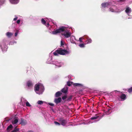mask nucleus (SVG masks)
Returning <instances> with one entry per match:
<instances>
[{
  "label": "nucleus",
  "mask_w": 132,
  "mask_h": 132,
  "mask_svg": "<svg viewBox=\"0 0 132 132\" xmlns=\"http://www.w3.org/2000/svg\"><path fill=\"white\" fill-rule=\"evenodd\" d=\"M70 53V52L69 51L60 48L56 50L55 52L53 53V54L55 56H58V54L64 55L66 54H69Z\"/></svg>",
  "instance_id": "obj_1"
},
{
  "label": "nucleus",
  "mask_w": 132,
  "mask_h": 132,
  "mask_svg": "<svg viewBox=\"0 0 132 132\" xmlns=\"http://www.w3.org/2000/svg\"><path fill=\"white\" fill-rule=\"evenodd\" d=\"M66 29V28L65 27L61 26L59 28L56 29L54 31H53L52 32V34L53 35H56L58 33H60L62 32H64Z\"/></svg>",
  "instance_id": "obj_2"
},
{
  "label": "nucleus",
  "mask_w": 132,
  "mask_h": 132,
  "mask_svg": "<svg viewBox=\"0 0 132 132\" xmlns=\"http://www.w3.org/2000/svg\"><path fill=\"white\" fill-rule=\"evenodd\" d=\"M61 34L62 35H63L65 38H68L70 37L71 33L70 32L65 31L64 33L62 34Z\"/></svg>",
  "instance_id": "obj_3"
},
{
  "label": "nucleus",
  "mask_w": 132,
  "mask_h": 132,
  "mask_svg": "<svg viewBox=\"0 0 132 132\" xmlns=\"http://www.w3.org/2000/svg\"><path fill=\"white\" fill-rule=\"evenodd\" d=\"M59 121L60 124L63 126H65L67 122V121L66 120L62 119H60Z\"/></svg>",
  "instance_id": "obj_4"
},
{
  "label": "nucleus",
  "mask_w": 132,
  "mask_h": 132,
  "mask_svg": "<svg viewBox=\"0 0 132 132\" xmlns=\"http://www.w3.org/2000/svg\"><path fill=\"white\" fill-rule=\"evenodd\" d=\"M20 121L21 122L20 123V124L21 125H22L25 126L27 123V121L22 118H21Z\"/></svg>",
  "instance_id": "obj_5"
},
{
  "label": "nucleus",
  "mask_w": 132,
  "mask_h": 132,
  "mask_svg": "<svg viewBox=\"0 0 132 132\" xmlns=\"http://www.w3.org/2000/svg\"><path fill=\"white\" fill-rule=\"evenodd\" d=\"M61 101V98L60 97H59L57 98H56L54 100V102L56 103V104H57L60 102Z\"/></svg>",
  "instance_id": "obj_6"
},
{
  "label": "nucleus",
  "mask_w": 132,
  "mask_h": 132,
  "mask_svg": "<svg viewBox=\"0 0 132 132\" xmlns=\"http://www.w3.org/2000/svg\"><path fill=\"white\" fill-rule=\"evenodd\" d=\"M27 86L28 87H31L33 86V84L32 82L30 80L28 81L27 83Z\"/></svg>",
  "instance_id": "obj_7"
},
{
  "label": "nucleus",
  "mask_w": 132,
  "mask_h": 132,
  "mask_svg": "<svg viewBox=\"0 0 132 132\" xmlns=\"http://www.w3.org/2000/svg\"><path fill=\"white\" fill-rule=\"evenodd\" d=\"M73 85L74 86H78L80 87H82L83 86L82 84L78 83H73Z\"/></svg>",
  "instance_id": "obj_8"
},
{
  "label": "nucleus",
  "mask_w": 132,
  "mask_h": 132,
  "mask_svg": "<svg viewBox=\"0 0 132 132\" xmlns=\"http://www.w3.org/2000/svg\"><path fill=\"white\" fill-rule=\"evenodd\" d=\"M120 98L122 101H124L126 98V95L124 94H122L120 96Z\"/></svg>",
  "instance_id": "obj_9"
},
{
  "label": "nucleus",
  "mask_w": 132,
  "mask_h": 132,
  "mask_svg": "<svg viewBox=\"0 0 132 132\" xmlns=\"http://www.w3.org/2000/svg\"><path fill=\"white\" fill-rule=\"evenodd\" d=\"M39 88V85L38 84H36L35 86V91H38Z\"/></svg>",
  "instance_id": "obj_10"
},
{
  "label": "nucleus",
  "mask_w": 132,
  "mask_h": 132,
  "mask_svg": "<svg viewBox=\"0 0 132 132\" xmlns=\"http://www.w3.org/2000/svg\"><path fill=\"white\" fill-rule=\"evenodd\" d=\"M109 10L110 11L112 12H120V11H119V10H114L113 8H112V7H110L109 8Z\"/></svg>",
  "instance_id": "obj_11"
},
{
  "label": "nucleus",
  "mask_w": 132,
  "mask_h": 132,
  "mask_svg": "<svg viewBox=\"0 0 132 132\" xmlns=\"http://www.w3.org/2000/svg\"><path fill=\"white\" fill-rule=\"evenodd\" d=\"M109 5V3H103L101 4L102 6L103 7H106Z\"/></svg>",
  "instance_id": "obj_12"
},
{
  "label": "nucleus",
  "mask_w": 132,
  "mask_h": 132,
  "mask_svg": "<svg viewBox=\"0 0 132 132\" xmlns=\"http://www.w3.org/2000/svg\"><path fill=\"white\" fill-rule=\"evenodd\" d=\"M62 93H61L60 92L58 91L55 94V96L56 97H58L60 96Z\"/></svg>",
  "instance_id": "obj_13"
},
{
  "label": "nucleus",
  "mask_w": 132,
  "mask_h": 132,
  "mask_svg": "<svg viewBox=\"0 0 132 132\" xmlns=\"http://www.w3.org/2000/svg\"><path fill=\"white\" fill-rule=\"evenodd\" d=\"M13 34L11 32H7L6 34V35L9 38L11 37V36L13 35Z\"/></svg>",
  "instance_id": "obj_14"
},
{
  "label": "nucleus",
  "mask_w": 132,
  "mask_h": 132,
  "mask_svg": "<svg viewBox=\"0 0 132 132\" xmlns=\"http://www.w3.org/2000/svg\"><path fill=\"white\" fill-rule=\"evenodd\" d=\"M68 88H63L61 90V91L62 92L64 93H66L68 91Z\"/></svg>",
  "instance_id": "obj_15"
},
{
  "label": "nucleus",
  "mask_w": 132,
  "mask_h": 132,
  "mask_svg": "<svg viewBox=\"0 0 132 132\" xmlns=\"http://www.w3.org/2000/svg\"><path fill=\"white\" fill-rule=\"evenodd\" d=\"M18 121V119L14 118V121H12V123L13 124H16Z\"/></svg>",
  "instance_id": "obj_16"
},
{
  "label": "nucleus",
  "mask_w": 132,
  "mask_h": 132,
  "mask_svg": "<svg viewBox=\"0 0 132 132\" xmlns=\"http://www.w3.org/2000/svg\"><path fill=\"white\" fill-rule=\"evenodd\" d=\"M11 2L13 4H16L18 2L17 0H10Z\"/></svg>",
  "instance_id": "obj_17"
},
{
  "label": "nucleus",
  "mask_w": 132,
  "mask_h": 132,
  "mask_svg": "<svg viewBox=\"0 0 132 132\" xmlns=\"http://www.w3.org/2000/svg\"><path fill=\"white\" fill-rule=\"evenodd\" d=\"M13 127L11 125L7 127V131L9 132L10 131L11 129Z\"/></svg>",
  "instance_id": "obj_18"
},
{
  "label": "nucleus",
  "mask_w": 132,
  "mask_h": 132,
  "mask_svg": "<svg viewBox=\"0 0 132 132\" xmlns=\"http://www.w3.org/2000/svg\"><path fill=\"white\" fill-rule=\"evenodd\" d=\"M131 9L129 7H128L126 8V10H125V12L126 13H128L129 12L131 11Z\"/></svg>",
  "instance_id": "obj_19"
},
{
  "label": "nucleus",
  "mask_w": 132,
  "mask_h": 132,
  "mask_svg": "<svg viewBox=\"0 0 132 132\" xmlns=\"http://www.w3.org/2000/svg\"><path fill=\"white\" fill-rule=\"evenodd\" d=\"M73 84V82L72 81H68L67 82V85L68 86H70L72 84Z\"/></svg>",
  "instance_id": "obj_20"
},
{
  "label": "nucleus",
  "mask_w": 132,
  "mask_h": 132,
  "mask_svg": "<svg viewBox=\"0 0 132 132\" xmlns=\"http://www.w3.org/2000/svg\"><path fill=\"white\" fill-rule=\"evenodd\" d=\"M72 95H71L69 96L68 97L67 100V101L69 102L71 101V100L72 99Z\"/></svg>",
  "instance_id": "obj_21"
},
{
  "label": "nucleus",
  "mask_w": 132,
  "mask_h": 132,
  "mask_svg": "<svg viewBox=\"0 0 132 132\" xmlns=\"http://www.w3.org/2000/svg\"><path fill=\"white\" fill-rule=\"evenodd\" d=\"M86 42H87V44L90 43L92 42V40L90 38H87Z\"/></svg>",
  "instance_id": "obj_22"
},
{
  "label": "nucleus",
  "mask_w": 132,
  "mask_h": 132,
  "mask_svg": "<svg viewBox=\"0 0 132 132\" xmlns=\"http://www.w3.org/2000/svg\"><path fill=\"white\" fill-rule=\"evenodd\" d=\"M19 129L18 128H16L15 127L14 129L11 132H18L19 131Z\"/></svg>",
  "instance_id": "obj_23"
},
{
  "label": "nucleus",
  "mask_w": 132,
  "mask_h": 132,
  "mask_svg": "<svg viewBox=\"0 0 132 132\" xmlns=\"http://www.w3.org/2000/svg\"><path fill=\"white\" fill-rule=\"evenodd\" d=\"M98 116H94L92 117L90 119L91 120H94L96 119L98 117Z\"/></svg>",
  "instance_id": "obj_24"
},
{
  "label": "nucleus",
  "mask_w": 132,
  "mask_h": 132,
  "mask_svg": "<svg viewBox=\"0 0 132 132\" xmlns=\"http://www.w3.org/2000/svg\"><path fill=\"white\" fill-rule=\"evenodd\" d=\"M41 22L42 24H45L46 23V22L45 20L43 19H42L41 20Z\"/></svg>",
  "instance_id": "obj_25"
},
{
  "label": "nucleus",
  "mask_w": 132,
  "mask_h": 132,
  "mask_svg": "<svg viewBox=\"0 0 132 132\" xmlns=\"http://www.w3.org/2000/svg\"><path fill=\"white\" fill-rule=\"evenodd\" d=\"M79 46L80 47L82 48V47H84L85 45L84 43L80 44L79 45Z\"/></svg>",
  "instance_id": "obj_26"
},
{
  "label": "nucleus",
  "mask_w": 132,
  "mask_h": 132,
  "mask_svg": "<svg viewBox=\"0 0 132 132\" xmlns=\"http://www.w3.org/2000/svg\"><path fill=\"white\" fill-rule=\"evenodd\" d=\"M37 103L39 104H41L43 103V101H38Z\"/></svg>",
  "instance_id": "obj_27"
},
{
  "label": "nucleus",
  "mask_w": 132,
  "mask_h": 132,
  "mask_svg": "<svg viewBox=\"0 0 132 132\" xmlns=\"http://www.w3.org/2000/svg\"><path fill=\"white\" fill-rule=\"evenodd\" d=\"M128 91L129 93H131L132 92V87L128 89Z\"/></svg>",
  "instance_id": "obj_28"
},
{
  "label": "nucleus",
  "mask_w": 132,
  "mask_h": 132,
  "mask_svg": "<svg viewBox=\"0 0 132 132\" xmlns=\"http://www.w3.org/2000/svg\"><path fill=\"white\" fill-rule=\"evenodd\" d=\"M26 105L27 106L30 107L31 106V105L28 102H27L26 103Z\"/></svg>",
  "instance_id": "obj_29"
},
{
  "label": "nucleus",
  "mask_w": 132,
  "mask_h": 132,
  "mask_svg": "<svg viewBox=\"0 0 132 132\" xmlns=\"http://www.w3.org/2000/svg\"><path fill=\"white\" fill-rule=\"evenodd\" d=\"M67 98V96L64 95L62 97V98L63 100H64L65 99Z\"/></svg>",
  "instance_id": "obj_30"
},
{
  "label": "nucleus",
  "mask_w": 132,
  "mask_h": 132,
  "mask_svg": "<svg viewBox=\"0 0 132 132\" xmlns=\"http://www.w3.org/2000/svg\"><path fill=\"white\" fill-rule=\"evenodd\" d=\"M54 123L56 125H60V123H59L57 121H55L54 122Z\"/></svg>",
  "instance_id": "obj_31"
},
{
  "label": "nucleus",
  "mask_w": 132,
  "mask_h": 132,
  "mask_svg": "<svg viewBox=\"0 0 132 132\" xmlns=\"http://www.w3.org/2000/svg\"><path fill=\"white\" fill-rule=\"evenodd\" d=\"M4 42H2L0 43V47H1V48L2 49H3V47H2V45L4 44Z\"/></svg>",
  "instance_id": "obj_32"
},
{
  "label": "nucleus",
  "mask_w": 132,
  "mask_h": 132,
  "mask_svg": "<svg viewBox=\"0 0 132 132\" xmlns=\"http://www.w3.org/2000/svg\"><path fill=\"white\" fill-rule=\"evenodd\" d=\"M82 37H80L79 38V41L80 42V43H82L83 42L82 41Z\"/></svg>",
  "instance_id": "obj_33"
},
{
  "label": "nucleus",
  "mask_w": 132,
  "mask_h": 132,
  "mask_svg": "<svg viewBox=\"0 0 132 132\" xmlns=\"http://www.w3.org/2000/svg\"><path fill=\"white\" fill-rule=\"evenodd\" d=\"M18 31H17L16 32L15 34V36L16 37L18 35Z\"/></svg>",
  "instance_id": "obj_34"
},
{
  "label": "nucleus",
  "mask_w": 132,
  "mask_h": 132,
  "mask_svg": "<svg viewBox=\"0 0 132 132\" xmlns=\"http://www.w3.org/2000/svg\"><path fill=\"white\" fill-rule=\"evenodd\" d=\"M48 104L51 106H54V104H53L51 103H48Z\"/></svg>",
  "instance_id": "obj_35"
},
{
  "label": "nucleus",
  "mask_w": 132,
  "mask_h": 132,
  "mask_svg": "<svg viewBox=\"0 0 132 132\" xmlns=\"http://www.w3.org/2000/svg\"><path fill=\"white\" fill-rule=\"evenodd\" d=\"M20 20H18L16 22L17 23L19 24L20 23Z\"/></svg>",
  "instance_id": "obj_36"
},
{
  "label": "nucleus",
  "mask_w": 132,
  "mask_h": 132,
  "mask_svg": "<svg viewBox=\"0 0 132 132\" xmlns=\"http://www.w3.org/2000/svg\"><path fill=\"white\" fill-rule=\"evenodd\" d=\"M64 45V43H63V42L62 40L61 41V46L63 45Z\"/></svg>",
  "instance_id": "obj_37"
},
{
  "label": "nucleus",
  "mask_w": 132,
  "mask_h": 132,
  "mask_svg": "<svg viewBox=\"0 0 132 132\" xmlns=\"http://www.w3.org/2000/svg\"><path fill=\"white\" fill-rule=\"evenodd\" d=\"M17 19H18V17H16L15 18H14V19L13 20L14 21H15V20H17Z\"/></svg>",
  "instance_id": "obj_38"
},
{
  "label": "nucleus",
  "mask_w": 132,
  "mask_h": 132,
  "mask_svg": "<svg viewBox=\"0 0 132 132\" xmlns=\"http://www.w3.org/2000/svg\"><path fill=\"white\" fill-rule=\"evenodd\" d=\"M125 1V0H120V1L121 2H123Z\"/></svg>",
  "instance_id": "obj_39"
},
{
  "label": "nucleus",
  "mask_w": 132,
  "mask_h": 132,
  "mask_svg": "<svg viewBox=\"0 0 132 132\" xmlns=\"http://www.w3.org/2000/svg\"><path fill=\"white\" fill-rule=\"evenodd\" d=\"M28 132H33L31 130H30L28 131Z\"/></svg>",
  "instance_id": "obj_40"
},
{
  "label": "nucleus",
  "mask_w": 132,
  "mask_h": 132,
  "mask_svg": "<svg viewBox=\"0 0 132 132\" xmlns=\"http://www.w3.org/2000/svg\"><path fill=\"white\" fill-rule=\"evenodd\" d=\"M110 109H109L108 110V111H109V110H110Z\"/></svg>",
  "instance_id": "obj_41"
}]
</instances>
